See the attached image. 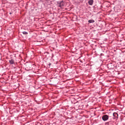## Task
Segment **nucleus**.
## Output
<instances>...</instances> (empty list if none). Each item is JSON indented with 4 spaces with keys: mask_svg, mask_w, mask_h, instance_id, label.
<instances>
[{
    "mask_svg": "<svg viewBox=\"0 0 125 125\" xmlns=\"http://www.w3.org/2000/svg\"><path fill=\"white\" fill-rule=\"evenodd\" d=\"M10 64H14V61L13 60H11L9 61Z\"/></svg>",
    "mask_w": 125,
    "mask_h": 125,
    "instance_id": "nucleus-6",
    "label": "nucleus"
},
{
    "mask_svg": "<svg viewBox=\"0 0 125 125\" xmlns=\"http://www.w3.org/2000/svg\"><path fill=\"white\" fill-rule=\"evenodd\" d=\"M22 34L23 35H28V32H27L26 31H23V32H22Z\"/></svg>",
    "mask_w": 125,
    "mask_h": 125,
    "instance_id": "nucleus-7",
    "label": "nucleus"
},
{
    "mask_svg": "<svg viewBox=\"0 0 125 125\" xmlns=\"http://www.w3.org/2000/svg\"><path fill=\"white\" fill-rule=\"evenodd\" d=\"M108 119L109 116H108L107 115H104L102 117V120H103L104 121L108 120Z\"/></svg>",
    "mask_w": 125,
    "mask_h": 125,
    "instance_id": "nucleus-1",
    "label": "nucleus"
},
{
    "mask_svg": "<svg viewBox=\"0 0 125 125\" xmlns=\"http://www.w3.org/2000/svg\"><path fill=\"white\" fill-rule=\"evenodd\" d=\"M59 6L61 8H62V7H63V6H64V2H63V1H62L60 2V3H59Z\"/></svg>",
    "mask_w": 125,
    "mask_h": 125,
    "instance_id": "nucleus-3",
    "label": "nucleus"
},
{
    "mask_svg": "<svg viewBox=\"0 0 125 125\" xmlns=\"http://www.w3.org/2000/svg\"><path fill=\"white\" fill-rule=\"evenodd\" d=\"M10 14H12V13H10Z\"/></svg>",
    "mask_w": 125,
    "mask_h": 125,
    "instance_id": "nucleus-8",
    "label": "nucleus"
},
{
    "mask_svg": "<svg viewBox=\"0 0 125 125\" xmlns=\"http://www.w3.org/2000/svg\"><path fill=\"white\" fill-rule=\"evenodd\" d=\"M113 116L114 117V119H118V117H119V115L117 112L113 113Z\"/></svg>",
    "mask_w": 125,
    "mask_h": 125,
    "instance_id": "nucleus-2",
    "label": "nucleus"
},
{
    "mask_svg": "<svg viewBox=\"0 0 125 125\" xmlns=\"http://www.w3.org/2000/svg\"><path fill=\"white\" fill-rule=\"evenodd\" d=\"M89 23H94L95 21L93 20H90L88 21Z\"/></svg>",
    "mask_w": 125,
    "mask_h": 125,
    "instance_id": "nucleus-5",
    "label": "nucleus"
},
{
    "mask_svg": "<svg viewBox=\"0 0 125 125\" xmlns=\"http://www.w3.org/2000/svg\"><path fill=\"white\" fill-rule=\"evenodd\" d=\"M94 1L93 0H89L88 1V3L89 5H92L93 4Z\"/></svg>",
    "mask_w": 125,
    "mask_h": 125,
    "instance_id": "nucleus-4",
    "label": "nucleus"
}]
</instances>
